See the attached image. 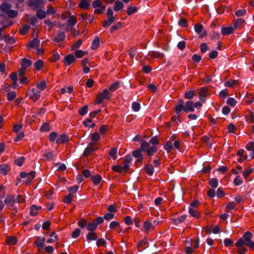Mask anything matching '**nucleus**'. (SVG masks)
I'll return each instance as SVG.
<instances>
[{"label": "nucleus", "mask_w": 254, "mask_h": 254, "mask_svg": "<svg viewBox=\"0 0 254 254\" xmlns=\"http://www.w3.org/2000/svg\"><path fill=\"white\" fill-rule=\"evenodd\" d=\"M111 94L107 89H104L102 92L99 93L97 96L95 104H99L104 100H109L111 98Z\"/></svg>", "instance_id": "nucleus-1"}, {"label": "nucleus", "mask_w": 254, "mask_h": 254, "mask_svg": "<svg viewBox=\"0 0 254 254\" xmlns=\"http://www.w3.org/2000/svg\"><path fill=\"white\" fill-rule=\"evenodd\" d=\"M40 93V91L38 89L32 88L29 91L28 95L30 99L35 102L39 99Z\"/></svg>", "instance_id": "nucleus-2"}, {"label": "nucleus", "mask_w": 254, "mask_h": 254, "mask_svg": "<svg viewBox=\"0 0 254 254\" xmlns=\"http://www.w3.org/2000/svg\"><path fill=\"white\" fill-rule=\"evenodd\" d=\"M143 143L141 144L140 147L132 152V156L136 159L137 161H141L143 158Z\"/></svg>", "instance_id": "nucleus-3"}, {"label": "nucleus", "mask_w": 254, "mask_h": 254, "mask_svg": "<svg viewBox=\"0 0 254 254\" xmlns=\"http://www.w3.org/2000/svg\"><path fill=\"white\" fill-rule=\"evenodd\" d=\"M194 30L201 38L204 37L207 35L206 31L203 29V26L200 24L197 23L195 25Z\"/></svg>", "instance_id": "nucleus-4"}, {"label": "nucleus", "mask_w": 254, "mask_h": 254, "mask_svg": "<svg viewBox=\"0 0 254 254\" xmlns=\"http://www.w3.org/2000/svg\"><path fill=\"white\" fill-rule=\"evenodd\" d=\"M156 151V147L154 146L149 147V145L148 143L144 142V151L146 152L148 156L151 157Z\"/></svg>", "instance_id": "nucleus-5"}, {"label": "nucleus", "mask_w": 254, "mask_h": 254, "mask_svg": "<svg viewBox=\"0 0 254 254\" xmlns=\"http://www.w3.org/2000/svg\"><path fill=\"white\" fill-rule=\"evenodd\" d=\"M246 149L251 151L252 152L250 153V155L246 156L245 157V159H248V160H250L252 159L254 156V142H249L246 145Z\"/></svg>", "instance_id": "nucleus-6"}, {"label": "nucleus", "mask_w": 254, "mask_h": 254, "mask_svg": "<svg viewBox=\"0 0 254 254\" xmlns=\"http://www.w3.org/2000/svg\"><path fill=\"white\" fill-rule=\"evenodd\" d=\"M158 223L155 220L153 221V224L150 220L146 221L144 222V232L153 230L155 226L157 225Z\"/></svg>", "instance_id": "nucleus-7"}, {"label": "nucleus", "mask_w": 254, "mask_h": 254, "mask_svg": "<svg viewBox=\"0 0 254 254\" xmlns=\"http://www.w3.org/2000/svg\"><path fill=\"white\" fill-rule=\"evenodd\" d=\"M128 166L127 164L121 166L119 165H115L112 167V169L117 172L124 173L127 171Z\"/></svg>", "instance_id": "nucleus-8"}, {"label": "nucleus", "mask_w": 254, "mask_h": 254, "mask_svg": "<svg viewBox=\"0 0 254 254\" xmlns=\"http://www.w3.org/2000/svg\"><path fill=\"white\" fill-rule=\"evenodd\" d=\"M185 109L184 112H193L194 109L193 108V102L192 101H188L186 102L184 104Z\"/></svg>", "instance_id": "nucleus-9"}, {"label": "nucleus", "mask_w": 254, "mask_h": 254, "mask_svg": "<svg viewBox=\"0 0 254 254\" xmlns=\"http://www.w3.org/2000/svg\"><path fill=\"white\" fill-rule=\"evenodd\" d=\"M76 61L74 56L71 54H69L64 57V63L66 65H69L73 63Z\"/></svg>", "instance_id": "nucleus-10"}, {"label": "nucleus", "mask_w": 254, "mask_h": 254, "mask_svg": "<svg viewBox=\"0 0 254 254\" xmlns=\"http://www.w3.org/2000/svg\"><path fill=\"white\" fill-rule=\"evenodd\" d=\"M236 29L234 27H222L221 29V33L224 35H227L232 34L234 32Z\"/></svg>", "instance_id": "nucleus-11"}, {"label": "nucleus", "mask_w": 254, "mask_h": 254, "mask_svg": "<svg viewBox=\"0 0 254 254\" xmlns=\"http://www.w3.org/2000/svg\"><path fill=\"white\" fill-rule=\"evenodd\" d=\"M4 202L6 206L13 207L15 202V198L12 195H8L4 199Z\"/></svg>", "instance_id": "nucleus-12"}, {"label": "nucleus", "mask_w": 254, "mask_h": 254, "mask_svg": "<svg viewBox=\"0 0 254 254\" xmlns=\"http://www.w3.org/2000/svg\"><path fill=\"white\" fill-rule=\"evenodd\" d=\"M100 135L98 132H95L93 133L91 136V145H95L96 142L99 141L100 139Z\"/></svg>", "instance_id": "nucleus-13"}, {"label": "nucleus", "mask_w": 254, "mask_h": 254, "mask_svg": "<svg viewBox=\"0 0 254 254\" xmlns=\"http://www.w3.org/2000/svg\"><path fill=\"white\" fill-rule=\"evenodd\" d=\"M29 5L35 7H42L44 5L43 2L41 0H29Z\"/></svg>", "instance_id": "nucleus-14"}, {"label": "nucleus", "mask_w": 254, "mask_h": 254, "mask_svg": "<svg viewBox=\"0 0 254 254\" xmlns=\"http://www.w3.org/2000/svg\"><path fill=\"white\" fill-rule=\"evenodd\" d=\"M208 89L205 87H201L199 91V99L201 101L205 102V97L207 95Z\"/></svg>", "instance_id": "nucleus-15"}, {"label": "nucleus", "mask_w": 254, "mask_h": 254, "mask_svg": "<svg viewBox=\"0 0 254 254\" xmlns=\"http://www.w3.org/2000/svg\"><path fill=\"white\" fill-rule=\"evenodd\" d=\"M185 106L184 105V102L182 100H179V104L177 105L175 107V112L176 114H179L181 111H184Z\"/></svg>", "instance_id": "nucleus-16"}, {"label": "nucleus", "mask_w": 254, "mask_h": 254, "mask_svg": "<svg viewBox=\"0 0 254 254\" xmlns=\"http://www.w3.org/2000/svg\"><path fill=\"white\" fill-rule=\"evenodd\" d=\"M187 219L186 215H182L177 218L173 219V223L175 225H178L180 223L184 222Z\"/></svg>", "instance_id": "nucleus-17"}, {"label": "nucleus", "mask_w": 254, "mask_h": 254, "mask_svg": "<svg viewBox=\"0 0 254 254\" xmlns=\"http://www.w3.org/2000/svg\"><path fill=\"white\" fill-rule=\"evenodd\" d=\"M44 157L45 161H51L54 157V154L52 151H45L44 153Z\"/></svg>", "instance_id": "nucleus-18"}, {"label": "nucleus", "mask_w": 254, "mask_h": 254, "mask_svg": "<svg viewBox=\"0 0 254 254\" xmlns=\"http://www.w3.org/2000/svg\"><path fill=\"white\" fill-rule=\"evenodd\" d=\"M45 241V238L44 237H37V240L34 243L35 245L40 248H42L44 247V244Z\"/></svg>", "instance_id": "nucleus-19"}, {"label": "nucleus", "mask_w": 254, "mask_h": 254, "mask_svg": "<svg viewBox=\"0 0 254 254\" xmlns=\"http://www.w3.org/2000/svg\"><path fill=\"white\" fill-rule=\"evenodd\" d=\"M191 243V240H188L186 241V253L188 254H191L193 252V249L190 246V243Z\"/></svg>", "instance_id": "nucleus-20"}, {"label": "nucleus", "mask_w": 254, "mask_h": 254, "mask_svg": "<svg viewBox=\"0 0 254 254\" xmlns=\"http://www.w3.org/2000/svg\"><path fill=\"white\" fill-rule=\"evenodd\" d=\"M95 145H91V143H90L88 146L85 148L84 151L83 152V155L84 156L88 155L92 151H94L96 149V148H94Z\"/></svg>", "instance_id": "nucleus-21"}, {"label": "nucleus", "mask_w": 254, "mask_h": 254, "mask_svg": "<svg viewBox=\"0 0 254 254\" xmlns=\"http://www.w3.org/2000/svg\"><path fill=\"white\" fill-rule=\"evenodd\" d=\"M68 141V138L66 135H61L58 136L56 142L58 144L64 143Z\"/></svg>", "instance_id": "nucleus-22"}, {"label": "nucleus", "mask_w": 254, "mask_h": 254, "mask_svg": "<svg viewBox=\"0 0 254 254\" xmlns=\"http://www.w3.org/2000/svg\"><path fill=\"white\" fill-rule=\"evenodd\" d=\"M65 37V34L63 32H60L58 35L54 38V41L59 42L63 41Z\"/></svg>", "instance_id": "nucleus-23"}, {"label": "nucleus", "mask_w": 254, "mask_h": 254, "mask_svg": "<svg viewBox=\"0 0 254 254\" xmlns=\"http://www.w3.org/2000/svg\"><path fill=\"white\" fill-rule=\"evenodd\" d=\"M40 40L38 39L34 38L33 40H32L29 44L27 46L30 47L32 48H36L39 47L40 45Z\"/></svg>", "instance_id": "nucleus-24"}, {"label": "nucleus", "mask_w": 254, "mask_h": 254, "mask_svg": "<svg viewBox=\"0 0 254 254\" xmlns=\"http://www.w3.org/2000/svg\"><path fill=\"white\" fill-rule=\"evenodd\" d=\"M11 7V5L6 3H2L0 7L1 10L5 13L10 10Z\"/></svg>", "instance_id": "nucleus-25"}, {"label": "nucleus", "mask_w": 254, "mask_h": 254, "mask_svg": "<svg viewBox=\"0 0 254 254\" xmlns=\"http://www.w3.org/2000/svg\"><path fill=\"white\" fill-rule=\"evenodd\" d=\"M50 238L48 239L47 241V243H52L53 242H56L58 240V237L57 235H56L55 232H54L52 233L49 235Z\"/></svg>", "instance_id": "nucleus-26"}, {"label": "nucleus", "mask_w": 254, "mask_h": 254, "mask_svg": "<svg viewBox=\"0 0 254 254\" xmlns=\"http://www.w3.org/2000/svg\"><path fill=\"white\" fill-rule=\"evenodd\" d=\"M47 83L45 80H42L40 82L37 83L36 89H38L40 92L43 91L46 87Z\"/></svg>", "instance_id": "nucleus-27"}, {"label": "nucleus", "mask_w": 254, "mask_h": 254, "mask_svg": "<svg viewBox=\"0 0 254 254\" xmlns=\"http://www.w3.org/2000/svg\"><path fill=\"white\" fill-rule=\"evenodd\" d=\"M40 206H37L36 205H33L30 208V214L32 216H36L38 213L39 210L41 209Z\"/></svg>", "instance_id": "nucleus-28"}, {"label": "nucleus", "mask_w": 254, "mask_h": 254, "mask_svg": "<svg viewBox=\"0 0 254 254\" xmlns=\"http://www.w3.org/2000/svg\"><path fill=\"white\" fill-rule=\"evenodd\" d=\"M6 242L9 245H14L17 243V238L14 236L7 237Z\"/></svg>", "instance_id": "nucleus-29"}, {"label": "nucleus", "mask_w": 254, "mask_h": 254, "mask_svg": "<svg viewBox=\"0 0 254 254\" xmlns=\"http://www.w3.org/2000/svg\"><path fill=\"white\" fill-rule=\"evenodd\" d=\"M97 239V236L94 232H90L86 235V239L88 241L96 240Z\"/></svg>", "instance_id": "nucleus-30"}, {"label": "nucleus", "mask_w": 254, "mask_h": 254, "mask_svg": "<svg viewBox=\"0 0 254 254\" xmlns=\"http://www.w3.org/2000/svg\"><path fill=\"white\" fill-rule=\"evenodd\" d=\"M245 23L244 20L242 18H238L233 22V25L234 28L236 29L240 26L244 25Z\"/></svg>", "instance_id": "nucleus-31"}, {"label": "nucleus", "mask_w": 254, "mask_h": 254, "mask_svg": "<svg viewBox=\"0 0 254 254\" xmlns=\"http://www.w3.org/2000/svg\"><path fill=\"white\" fill-rule=\"evenodd\" d=\"M189 213L191 216L196 218H198L200 215L199 213L197 211L195 208H190Z\"/></svg>", "instance_id": "nucleus-32"}, {"label": "nucleus", "mask_w": 254, "mask_h": 254, "mask_svg": "<svg viewBox=\"0 0 254 254\" xmlns=\"http://www.w3.org/2000/svg\"><path fill=\"white\" fill-rule=\"evenodd\" d=\"M252 237V234L248 231L246 232L243 236L242 238L245 241L246 243H248L250 241H251V239Z\"/></svg>", "instance_id": "nucleus-33"}, {"label": "nucleus", "mask_w": 254, "mask_h": 254, "mask_svg": "<svg viewBox=\"0 0 254 254\" xmlns=\"http://www.w3.org/2000/svg\"><path fill=\"white\" fill-rule=\"evenodd\" d=\"M10 169L7 165H2L0 166V173L6 175L9 171Z\"/></svg>", "instance_id": "nucleus-34"}, {"label": "nucleus", "mask_w": 254, "mask_h": 254, "mask_svg": "<svg viewBox=\"0 0 254 254\" xmlns=\"http://www.w3.org/2000/svg\"><path fill=\"white\" fill-rule=\"evenodd\" d=\"M91 180L95 185H98L100 184L102 180V178L101 176L98 175L92 176Z\"/></svg>", "instance_id": "nucleus-35"}, {"label": "nucleus", "mask_w": 254, "mask_h": 254, "mask_svg": "<svg viewBox=\"0 0 254 254\" xmlns=\"http://www.w3.org/2000/svg\"><path fill=\"white\" fill-rule=\"evenodd\" d=\"M124 5L122 2L117 0L115 3L114 10L116 11H118L121 9L123 8Z\"/></svg>", "instance_id": "nucleus-36"}, {"label": "nucleus", "mask_w": 254, "mask_h": 254, "mask_svg": "<svg viewBox=\"0 0 254 254\" xmlns=\"http://www.w3.org/2000/svg\"><path fill=\"white\" fill-rule=\"evenodd\" d=\"M97 227L96 223H95V222L93 221L92 223H87L86 229L89 231L93 232L97 228Z\"/></svg>", "instance_id": "nucleus-37"}, {"label": "nucleus", "mask_w": 254, "mask_h": 254, "mask_svg": "<svg viewBox=\"0 0 254 254\" xmlns=\"http://www.w3.org/2000/svg\"><path fill=\"white\" fill-rule=\"evenodd\" d=\"M100 44V39L98 37H96L94 39L91 48L93 50L96 49Z\"/></svg>", "instance_id": "nucleus-38"}, {"label": "nucleus", "mask_w": 254, "mask_h": 254, "mask_svg": "<svg viewBox=\"0 0 254 254\" xmlns=\"http://www.w3.org/2000/svg\"><path fill=\"white\" fill-rule=\"evenodd\" d=\"M209 184L213 189H215L218 187V180L216 178H212L209 181Z\"/></svg>", "instance_id": "nucleus-39"}, {"label": "nucleus", "mask_w": 254, "mask_h": 254, "mask_svg": "<svg viewBox=\"0 0 254 254\" xmlns=\"http://www.w3.org/2000/svg\"><path fill=\"white\" fill-rule=\"evenodd\" d=\"M90 5V3L86 0H81L79 6L83 9L87 8Z\"/></svg>", "instance_id": "nucleus-40"}, {"label": "nucleus", "mask_w": 254, "mask_h": 254, "mask_svg": "<svg viewBox=\"0 0 254 254\" xmlns=\"http://www.w3.org/2000/svg\"><path fill=\"white\" fill-rule=\"evenodd\" d=\"M115 20V17H108V19L105 20L103 23V27H107L111 25Z\"/></svg>", "instance_id": "nucleus-41"}, {"label": "nucleus", "mask_w": 254, "mask_h": 254, "mask_svg": "<svg viewBox=\"0 0 254 254\" xmlns=\"http://www.w3.org/2000/svg\"><path fill=\"white\" fill-rule=\"evenodd\" d=\"M147 174L150 176L152 175L154 172V169L151 165H147L144 168Z\"/></svg>", "instance_id": "nucleus-42"}, {"label": "nucleus", "mask_w": 254, "mask_h": 254, "mask_svg": "<svg viewBox=\"0 0 254 254\" xmlns=\"http://www.w3.org/2000/svg\"><path fill=\"white\" fill-rule=\"evenodd\" d=\"M76 23V19L75 16H70L67 20V24L69 26H73Z\"/></svg>", "instance_id": "nucleus-43"}, {"label": "nucleus", "mask_w": 254, "mask_h": 254, "mask_svg": "<svg viewBox=\"0 0 254 254\" xmlns=\"http://www.w3.org/2000/svg\"><path fill=\"white\" fill-rule=\"evenodd\" d=\"M117 149L115 148H112L109 152V155L113 160H116L117 158Z\"/></svg>", "instance_id": "nucleus-44"}, {"label": "nucleus", "mask_w": 254, "mask_h": 254, "mask_svg": "<svg viewBox=\"0 0 254 254\" xmlns=\"http://www.w3.org/2000/svg\"><path fill=\"white\" fill-rule=\"evenodd\" d=\"M120 82L119 81H116L115 83H113L110 86L109 90L111 92H113L118 89L119 87Z\"/></svg>", "instance_id": "nucleus-45"}, {"label": "nucleus", "mask_w": 254, "mask_h": 254, "mask_svg": "<svg viewBox=\"0 0 254 254\" xmlns=\"http://www.w3.org/2000/svg\"><path fill=\"white\" fill-rule=\"evenodd\" d=\"M247 121L249 123H254V113L250 111L249 116H247Z\"/></svg>", "instance_id": "nucleus-46"}, {"label": "nucleus", "mask_w": 254, "mask_h": 254, "mask_svg": "<svg viewBox=\"0 0 254 254\" xmlns=\"http://www.w3.org/2000/svg\"><path fill=\"white\" fill-rule=\"evenodd\" d=\"M226 103L229 106L234 107L237 103V102L234 98L230 97L227 100Z\"/></svg>", "instance_id": "nucleus-47"}, {"label": "nucleus", "mask_w": 254, "mask_h": 254, "mask_svg": "<svg viewBox=\"0 0 254 254\" xmlns=\"http://www.w3.org/2000/svg\"><path fill=\"white\" fill-rule=\"evenodd\" d=\"M92 5L93 8H97L100 7L104 6L102 5V2L100 0H95L92 3Z\"/></svg>", "instance_id": "nucleus-48"}, {"label": "nucleus", "mask_w": 254, "mask_h": 254, "mask_svg": "<svg viewBox=\"0 0 254 254\" xmlns=\"http://www.w3.org/2000/svg\"><path fill=\"white\" fill-rule=\"evenodd\" d=\"M137 8L136 7L129 6L127 10V15H130L132 14H133V13L137 11Z\"/></svg>", "instance_id": "nucleus-49"}, {"label": "nucleus", "mask_w": 254, "mask_h": 254, "mask_svg": "<svg viewBox=\"0 0 254 254\" xmlns=\"http://www.w3.org/2000/svg\"><path fill=\"white\" fill-rule=\"evenodd\" d=\"M31 62L30 61L26 59H23L21 62L22 66L26 68L29 67L31 64Z\"/></svg>", "instance_id": "nucleus-50"}, {"label": "nucleus", "mask_w": 254, "mask_h": 254, "mask_svg": "<svg viewBox=\"0 0 254 254\" xmlns=\"http://www.w3.org/2000/svg\"><path fill=\"white\" fill-rule=\"evenodd\" d=\"M244 245H246V242L242 238L239 239L235 244L236 246L238 247V248H244L243 246Z\"/></svg>", "instance_id": "nucleus-51"}, {"label": "nucleus", "mask_w": 254, "mask_h": 254, "mask_svg": "<svg viewBox=\"0 0 254 254\" xmlns=\"http://www.w3.org/2000/svg\"><path fill=\"white\" fill-rule=\"evenodd\" d=\"M28 175L29 176L26 178L27 179L26 180V183L27 184H30L31 181L34 179L35 177V173L34 172H31L28 173Z\"/></svg>", "instance_id": "nucleus-52"}, {"label": "nucleus", "mask_w": 254, "mask_h": 254, "mask_svg": "<svg viewBox=\"0 0 254 254\" xmlns=\"http://www.w3.org/2000/svg\"><path fill=\"white\" fill-rule=\"evenodd\" d=\"M164 148L168 153H169L173 148V144L170 142H167L164 144Z\"/></svg>", "instance_id": "nucleus-53"}, {"label": "nucleus", "mask_w": 254, "mask_h": 254, "mask_svg": "<svg viewBox=\"0 0 254 254\" xmlns=\"http://www.w3.org/2000/svg\"><path fill=\"white\" fill-rule=\"evenodd\" d=\"M194 95V91L190 90L187 92L185 94V98L188 99H191Z\"/></svg>", "instance_id": "nucleus-54"}, {"label": "nucleus", "mask_w": 254, "mask_h": 254, "mask_svg": "<svg viewBox=\"0 0 254 254\" xmlns=\"http://www.w3.org/2000/svg\"><path fill=\"white\" fill-rule=\"evenodd\" d=\"M7 16L10 18H14L17 15V11L14 10H10L6 13Z\"/></svg>", "instance_id": "nucleus-55"}, {"label": "nucleus", "mask_w": 254, "mask_h": 254, "mask_svg": "<svg viewBox=\"0 0 254 254\" xmlns=\"http://www.w3.org/2000/svg\"><path fill=\"white\" fill-rule=\"evenodd\" d=\"M43 66V62L41 60H38L34 64V67L37 70H40Z\"/></svg>", "instance_id": "nucleus-56"}, {"label": "nucleus", "mask_w": 254, "mask_h": 254, "mask_svg": "<svg viewBox=\"0 0 254 254\" xmlns=\"http://www.w3.org/2000/svg\"><path fill=\"white\" fill-rule=\"evenodd\" d=\"M82 44V40H78L74 44H73L71 49L72 51H74L78 49Z\"/></svg>", "instance_id": "nucleus-57"}, {"label": "nucleus", "mask_w": 254, "mask_h": 254, "mask_svg": "<svg viewBox=\"0 0 254 254\" xmlns=\"http://www.w3.org/2000/svg\"><path fill=\"white\" fill-rule=\"evenodd\" d=\"M244 150L243 149H240L237 152V155L239 156H240V161H243L244 160H246L245 159V157L247 155H244Z\"/></svg>", "instance_id": "nucleus-58"}, {"label": "nucleus", "mask_w": 254, "mask_h": 254, "mask_svg": "<svg viewBox=\"0 0 254 254\" xmlns=\"http://www.w3.org/2000/svg\"><path fill=\"white\" fill-rule=\"evenodd\" d=\"M50 129V127L48 123H44L40 127L41 131H48Z\"/></svg>", "instance_id": "nucleus-59"}, {"label": "nucleus", "mask_w": 254, "mask_h": 254, "mask_svg": "<svg viewBox=\"0 0 254 254\" xmlns=\"http://www.w3.org/2000/svg\"><path fill=\"white\" fill-rule=\"evenodd\" d=\"M25 160V158L23 157H19L15 161V163L19 166H21L23 164L24 161Z\"/></svg>", "instance_id": "nucleus-60"}, {"label": "nucleus", "mask_w": 254, "mask_h": 254, "mask_svg": "<svg viewBox=\"0 0 254 254\" xmlns=\"http://www.w3.org/2000/svg\"><path fill=\"white\" fill-rule=\"evenodd\" d=\"M36 15L40 19H43L46 16V12L44 10H38L37 11Z\"/></svg>", "instance_id": "nucleus-61"}, {"label": "nucleus", "mask_w": 254, "mask_h": 254, "mask_svg": "<svg viewBox=\"0 0 254 254\" xmlns=\"http://www.w3.org/2000/svg\"><path fill=\"white\" fill-rule=\"evenodd\" d=\"M88 106L86 105L83 106L82 108H81L79 110V113L80 115L83 116L86 114L87 113V110H88Z\"/></svg>", "instance_id": "nucleus-62"}, {"label": "nucleus", "mask_w": 254, "mask_h": 254, "mask_svg": "<svg viewBox=\"0 0 254 254\" xmlns=\"http://www.w3.org/2000/svg\"><path fill=\"white\" fill-rule=\"evenodd\" d=\"M30 29V26L28 25H24L23 26L20 30V33L21 35H25Z\"/></svg>", "instance_id": "nucleus-63"}, {"label": "nucleus", "mask_w": 254, "mask_h": 254, "mask_svg": "<svg viewBox=\"0 0 254 254\" xmlns=\"http://www.w3.org/2000/svg\"><path fill=\"white\" fill-rule=\"evenodd\" d=\"M132 108L134 111L137 112L140 109V105L138 103L134 102L132 103Z\"/></svg>", "instance_id": "nucleus-64"}]
</instances>
